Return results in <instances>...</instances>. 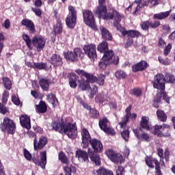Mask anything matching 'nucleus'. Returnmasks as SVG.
<instances>
[{
	"label": "nucleus",
	"instance_id": "1",
	"mask_svg": "<svg viewBox=\"0 0 175 175\" xmlns=\"http://www.w3.org/2000/svg\"><path fill=\"white\" fill-rule=\"evenodd\" d=\"M50 131H55L59 133H65L70 139L77 137V127L76 124L70 122H52L50 125Z\"/></svg>",
	"mask_w": 175,
	"mask_h": 175
},
{
	"label": "nucleus",
	"instance_id": "2",
	"mask_svg": "<svg viewBox=\"0 0 175 175\" xmlns=\"http://www.w3.org/2000/svg\"><path fill=\"white\" fill-rule=\"evenodd\" d=\"M111 10V12H107V5H98L96 8L94 13L96 14V16L98 17V18H103V20H113V26L116 27L118 24H120V23H121L122 16H121L120 12L116 10V9L112 8Z\"/></svg>",
	"mask_w": 175,
	"mask_h": 175
},
{
	"label": "nucleus",
	"instance_id": "3",
	"mask_svg": "<svg viewBox=\"0 0 175 175\" xmlns=\"http://www.w3.org/2000/svg\"><path fill=\"white\" fill-rule=\"evenodd\" d=\"M91 148H88V152L89 157L96 166H100V157H99V152H103V144L102 142L96 138H92L90 143Z\"/></svg>",
	"mask_w": 175,
	"mask_h": 175
},
{
	"label": "nucleus",
	"instance_id": "4",
	"mask_svg": "<svg viewBox=\"0 0 175 175\" xmlns=\"http://www.w3.org/2000/svg\"><path fill=\"white\" fill-rule=\"evenodd\" d=\"M117 31L120 32L121 36L122 38H128L124 47L128 49L131 47L133 44V38H139L140 36V32L137 30H126V29L121 24L118 23L116 26H115Z\"/></svg>",
	"mask_w": 175,
	"mask_h": 175
},
{
	"label": "nucleus",
	"instance_id": "5",
	"mask_svg": "<svg viewBox=\"0 0 175 175\" xmlns=\"http://www.w3.org/2000/svg\"><path fill=\"white\" fill-rule=\"evenodd\" d=\"M16 128V122L8 117H5L0 124L1 131L8 135H14Z\"/></svg>",
	"mask_w": 175,
	"mask_h": 175
},
{
	"label": "nucleus",
	"instance_id": "6",
	"mask_svg": "<svg viewBox=\"0 0 175 175\" xmlns=\"http://www.w3.org/2000/svg\"><path fill=\"white\" fill-rule=\"evenodd\" d=\"M83 22L86 25L90 27L93 31H98V27L95 24V16L92 11L90 10H83L82 11Z\"/></svg>",
	"mask_w": 175,
	"mask_h": 175
},
{
	"label": "nucleus",
	"instance_id": "7",
	"mask_svg": "<svg viewBox=\"0 0 175 175\" xmlns=\"http://www.w3.org/2000/svg\"><path fill=\"white\" fill-rule=\"evenodd\" d=\"M27 135L29 136V137H34L33 139V148L34 151H39V150H43L49 141L47 140V138L44 136H41L38 141V138L36 137V134L32 131H28Z\"/></svg>",
	"mask_w": 175,
	"mask_h": 175
},
{
	"label": "nucleus",
	"instance_id": "8",
	"mask_svg": "<svg viewBox=\"0 0 175 175\" xmlns=\"http://www.w3.org/2000/svg\"><path fill=\"white\" fill-rule=\"evenodd\" d=\"M166 83V78L163 74H157L153 80L152 81V84L153 88L155 90H159L160 91H165V84Z\"/></svg>",
	"mask_w": 175,
	"mask_h": 175
},
{
	"label": "nucleus",
	"instance_id": "9",
	"mask_svg": "<svg viewBox=\"0 0 175 175\" xmlns=\"http://www.w3.org/2000/svg\"><path fill=\"white\" fill-rule=\"evenodd\" d=\"M84 53L80 48H75L73 51H68L64 53V57L67 61L70 62H76L78 57H81Z\"/></svg>",
	"mask_w": 175,
	"mask_h": 175
},
{
	"label": "nucleus",
	"instance_id": "10",
	"mask_svg": "<svg viewBox=\"0 0 175 175\" xmlns=\"http://www.w3.org/2000/svg\"><path fill=\"white\" fill-rule=\"evenodd\" d=\"M146 164L150 167V169H154L155 167V175H163L162 171L161 170V163L158 161V159L153 158L152 157L146 156L145 157ZM154 163L155 165H154Z\"/></svg>",
	"mask_w": 175,
	"mask_h": 175
},
{
	"label": "nucleus",
	"instance_id": "11",
	"mask_svg": "<svg viewBox=\"0 0 175 175\" xmlns=\"http://www.w3.org/2000/svg\"><path fill=\"white\" fill-rule=\"evenodd\" d=\"M166 128L167 129H170V125L167 124H155L153 126V131H152V133L155 136H157V137H169L168 132L165 134H163V133L162 132V131H165Z\"/></svg>",
	"mask_w": 175,
	"mask_h": 175
},
{
	"label": "nucleus",
	"instance_id": "12",
	"mask_svg": "<svg viewBox=\"0 0 175 175\" xmlns=\"http://www.w3.org/2000/svg\"><path fill=\"white\" fill-rule=\"evenodd\" d=\"M105 155L116 165L122 163L124 162V157L120 153H116L111 149H108L105 151Z\"/></svg>",
	"mask_w": 175,
	"mask_h": 175
},
{
	"label": "nucleus",
	"instance_id": "13",
	"mask_svg": "<svg viewBox=\"0 0 175 175\" xmlns=\"http://www.w3.org/2000/svg\"><path fill=\"white\" fill-rule=\"evenodd\" d=\"M102 59L116 66L120 63V57L118 55H114V51L113 50L108 49V51L104 52Z\"/></svg>",
	"mask_w": 175,
	"mask_h": 175
},
{
	"label": "nucleus",
	"instance_id": "14",
	"mask_svg": "<svg viewBox=\"0 0 175 175\" xmlns=\"http://www.w3.org/2000/svg\"><path fill=\"white\" fill-rule=\"evenodd\" d=\"M83 51L88 58L91 61H95L98 58V55L96 54V45L94 44H90L83 46Z\"/></svg>",
	"mask_w": 175,
	"mask_h": 175
},
{
	"label": "nucleus",
	"instance_id": "15",
	"mask_svg": "<svg viewBox=\"0 0 175 175\" xmlns=\"http://www.w3.org/2000/svg\"><path fill=\"white\" fill-rule=\"evenodd\" d=\"M132 110V105H129V107H126L125 109L126 116H124V119L119 122V125L120 128H124L126 124H128L129 121V118L133 120V121H135L136 118H137V114L133 113H131V111Z\"/></svg>",
	"mask_w": 175,
	"mask_h": 175
},
{
	"label": "nucleus",
	"instance_id": "16",
	"mask_svg": "<svg viewBox=\"0 0 175 175\" xmlns=\"http://www.w3.org/2000/svg\"><path fill=\"white\" fill-rule=\"evenodd\" d=\"M31 44L35 47L37 51L39 53L42 51L46 46V40L42 36H35L31 39Z\"/></svg>",
	"mask_w": 175,
	"mask_h": 175
},
{
	"label": "nucleus",
	"instance_id": "17",
	"mask_svg": "<svg viewBox=\"0 0 175 175\" xmlns=\"http://www.w3.org/2000/svg\"><path fill=\"white\" fill-rule=\"evenodd\" d=\"M40 155V160L38 159L36 157H33L31 161L35 165H37V166H40L42 169H46V165H47V154L46 150L41 152Z\"/></svg>",
	"mask_w": 175,
	"mask_h": 175
},
{
	"label": "nucleus",
	"instance_id": "18",
	"mask_svg": "<svg viewBox=\"0 0 175 175\" xmlns=\"http://www.w3.org/2000/svg\"><path fill=\"white\" fill-rule=\"evenodd\" d=\"M150 67V64L146 60H141L140 62L135 63L132 66V71L133 73H137V72H144L147 70V68Z\"/></svg>",
	"mask_w": 175,
	"mask_h": 175
},
{
	"label": "nucleus",
	"instance_id": "19",
	"mask_svg": "<svg viewBox=\"0 0 175 175\" xmlns=\"http://www.w3.org/2000/svg\"><path fill=\"white\" fill-rule=\"evenodd\" d=\"M159 25H161V22L159 21H154V23L150 21H145L140 23L141 29L143 31H147L148 32L150 28L155 29L158 28Z\"/></svg>",
	"mask_w": 175,
	"mask_h": 175
},
{
	"label": "nucleus",
	"instance_id": "20",
	"mask_svg": "<svg viewBox=\"0 0 175 175\" xmlns=\"http://www.w3.org/2000/svg\"><path fill=\"white\" fill-rule=\"evenodd\" d=\"M48 61L54 68H58V66H62L64 65L62 57L57 53L52 54Z\"/></svg>",
	"mask_w": 175,
	"mask_h": 175
},
{
	"label": "nucleus",
	"instance_id": "21",
	"mask_svg": "<svg viewBox=\"0 0 175 175\" xmlns=\"http://www.w3.org/2000/svg\"><path fill=\"white\" fill-rule=\"evenodd\" d=\"M21 25L23 27H26L27 31L31 33V35H33L36 33V29L35 28V23L28 18H24L21 22Z\"/></svg>",
	"mask_w": 175,
	"mask_h": 175
},
{
	"label": "nucleus",
	"instance_id": "22",
	"mask_svg": "<svg viewBox=\"0 0 175 175\" xmlns=\"http://www.w3.org/2000/svg\"><path fill=\"white\" fill-rule=\"evenodd\" d=\"M81 136H82V147L83 148H87L91 143V135H90V132H88V130L87 129H82V133H81Z\"/></svg>",
	"mask_w": 175,
	"mask_h": 175
},
{
	"label": "nucleus",
	"instance_id": "23",
	"mask_svg": "<svg viewBox=\"0 0 175 175\" xmlns=\"http://www.w3.org/2000/svg\"><path fill=\"white\" fill-rule=\"evenodd\" d=\"M76 73L79 75V76H83L87 79L86 81L89 83H96V77L94 76V75L88 73L83 70H76Z\"/></svg>",
	"mask_w": 175,
	"mask_h": 175
},
{
	"label": "nucleus",
	"instance_id": "24",
	"mask_svg": "<svg viewBox=\"0 0 175 175\" xmlns=\"http://www.w3.org/2000/svg\"><path fill=\"white\" fill-rule=\"evenodd\" d=\"M99 30L101 34V38L104 40H108L109 42H113V35L110 33V31L104 26H100Z\"/></svg>",
	"mask_w": 175,
	"mask_h": 175
},
{
	"label": "nucleus",
	"instance_id": "25",
	"mask_svg": "<svg viewBox=\"0 0 175 175\" xmlns=\"http://www.w3.org/2000/svg\"><path fill=\"white\" fill-rule=\"evenodd\" d=\"M133 132L137 137L138 140H140L141 142H146V143H149L150 142V135L147 134L146 133H142L140 134V130L137 129H133Z\"/></svg>",
	"mask_w": 175,
	"mask_h": 175
},
{
	"label": "nucleus",
	"instance_id": "26",
	"mask_svg": "<svg viewBox=\"0 0 175 175\" xmlns=\"http://www.w3.org/2000/svg\"><path fill=\"white\" fill-rule=\"evenodd\" d=\"M76 157L78 158L79 161H81V162H90V159H88V157H90V154H88V152H85L84 150L78 149L76 151Z\"/></svg>",
	"mask_w": 175,
	"mask_h": 175
},
{
	"label": "nucleus",
	"instance_id": "27",
	"mask_svg": "<svg viewBox=\"0 0 175 175\" xmlns=\"http://www.w3.org/2000/svg\"><path fill=\"white\" fill-rule=\"evenodd\" d=\"M20 123L23 128L31 129V118L27 115H21L19 118Z\"/></svg>",
	"mask_w": 175,
	"mask_h": 175
},
{
	"label": "nucleus",
	"instance_id": "28",
	"mask_svg": "<svg viewBox=\"0 0 175 175\" xmlns=\"http://www.w3.org/2000/svg\"><path fill=\"white\" fill-rule=\"evenodd\" d=\"M150 118L147 116H142L139 122L140 127L138 131H143V129L146 131H150Z\"/></svg>",
	"mask_w": 175,
	"mask_h": 175
},
{
	"label": "nucleus",
	"instance_id": "29",
	"mask_svg": "<svg viewBox=\"0 0 175 175\" xmlns=\"http://www.w3.org/2000/svg\"><path fill=\"white\" fill-rule=\"evenodd\" d=\"M65 21L68 28H70V29H73V28L76 27V24H77V17L67 15Z\"/></svg>",
	"mask_w": 175,
	"mask_h": 175
},
{
	"label": "nucleus",
	"instance_id": "30",
	"mask_svg": "<svg viewBox=\"0 0 175 175\" xmlns=\"http://www.w3.org/2000/svg\"><path fill=\"white\" fill-rule=\"evenodd\" d=\"M68 77L70 87L71 88H76L79 77L75 73L71 72L68 75Z\"/></svg>",
	"mask_w": 175,
	"mask_h": 175
},
{
	"label": "nucleus",
	"instance_id": "31",
	"mask_svg": "<svg viewBox=\"0 0 175 175\" xmlns=\"http://www.w3.org/2000/svg\"><path fill=\"white\" fill-rule=\"evenodd\" d=\"M36 110L38 114H44L47 111L46 102L40 100L39 104L36 105Z\"/></svg>",
	"mask_w": 175,
	"mask_h": 175
},
{
	"label": "nucleus",
	"instance_id": "32",
	"mask_svg": "<svg viewBox=\"0 0 175 175\" xmlns=\"http://www.w3.org/2000/svg\"><path fill=\"white\" fill-rule=\"evenodd\" d=\"M46 100L49 103H51L53 107H57L59 105L58 98L53 93H49L46 95Z\"/></svg>",
	"mask_w": 175,
	"mask_h": 175
},
{
	"label": "nucleus",
	"instance_id": "33",
	"mask_svg": "<svg viewBox=\"0 0 175 175\" xmlns=\"http://www.w3.org/2000/svg\"><path fill=\"white\" fill-rule=\"evenodd\" d=\"M39 85L42 91L48 92L50 90V81L47 79L42 78L39 80Z\"/></svg>",
	"mask_w": 175,
	"mask_h": 175
},
{
	"label": "nucleus",
	"instance_id": "34",
	"mask_svg": "<svg viewBox=\"0 0 175 175\" xmlns=\"http://www.w3.org/2000/svg\"><path fill=\"white\" fill-rule=\"evenodd\" d=\"M162 103V94H157L154 97L152 105V107L155 109H159V105Z\"/></svg>",
	"mask_w": 175,
	"mask_h": 175
},
{
	"label": "nucleus",
	"instance_id": "35",
	"mask_svg": "<svg viewBox=\"0 0 175 175\" xmlns=\"http://www.w3.org/2000/svg\"><path fill=\"white\" fill-rule=\"evenodd\" d=\"M97 50L99 53H105L109 51V43L107 41H103L97 46Z\"/></svg>",
	"mask_w": 175,
	"mask_h": 175
},
{
	"label": "nucleus",
	"instance_id": "36",
	"mask_svg": "<svg viewBox=\"0 0 175 175\" xmlns=\"http://www.w3.org/2000/svg\"><path fill=\"white\" fill-rule=\"evenodd\" d=\"M157 116L159 121L161 122H166L167 121V115L162 109H157Z\"/></svg>",
	"mask_w": 175,
	"mask_h": 175
},
{
	"label": "nucleus",
	"instance_id": "37",
	"mask_svg": "<svg viewBox=\"0 0 175 175\" xmlns=\"http://www.w3.org/2000/svg\"><path fill=\"white\" fill-rule=\"evenodd\" d=\"M1 80L3 81L4 88L7 90V91H10L12 87V81L10 79H9L8 77H3Z\"/></svg>",
	"mask_w": 175,
	"mask_h": 175
},
{
	"label": "nucleus",
	"instance_id": "38",
	"mask_svg": "<svg viewBox=\"0 0 175 175\" xmlns=\"http://www.w3.org/2000/svg\"><path fill=\"white\" fill-rule=\"evenodd\" d=\"M89 117L93 120H99L100 118V113L96 108H92L89 111Z\"/></svg>",
	"mask_w": 175,
	"mask_h": 175
},
{
	"label": "nucleus",
	"instance_id": "39",
	"mask_svg": "<svg viewBox=\"0 0 175 175\" xmlns=\"http://www.w3.org/2000/svg\"><path fill=\"white\" fill-rule=\"evenodd\" d=\"M107 124H109V120H107V118L106 117H103L98 121V126L101 129V131H104L105 129H106V128L109 127V126H107Z\"/></svg>",
	"mask_w": 175,
	"mask_h": 175
},
{
	"label": "nucleus",
	"instance_id": "40",
	"mask_svg": "<svg viewBox=\"0 0 175 175\" xmlns=\"http://www.w3.org/2000/svg\"><path fill=\"white\" fill-rule=\"evenodd\" d=\"M169 16H170V11H167L154 14L153 18H156L157 20H163V18H166L169 17Z\"/></svg>",
	"mask_w": 175,
	"mask_h": 175
},
{
	"label": "nucleus",
	"instance_id": "41",
	"mask_svg": "<svg viewBox=\"0 0 175 175\" xmlns=\"http://www.w3.org/2000/svg\"><path fill=\"white\" fill-rule=\"evenodd\" d=\"M128 75L126 72L122 70H118L115 72V77L118 79V80H124V79H126Z\"/></svg>",
	"mask_w": 175,
	"mask_h": 175
},
{
	"label": "nucleus",
	"instance_id": "42",
	"mask_svg": "<svg viewBox=\"0 0 175 175\" xmlns=\"http://www.w3.org/2000/svg\"><path fill=\"white\" fill-rule=\"evenodd\" d=\"M109 65L113 64L105 59H101L98 63V66L101 70H105V69L107 68V66H109Z\"/></svg>",
	"mask_w": 175,
	"mask_h": 175
},
{
	"label": "nucleus",
	"instance_id": "43",
	"mask_svg": "<svg viewBox=\"0 0 175 175\" xmlns=\"http://www.w3.org/2000/svg\"><path fill=\"white\" fill-rule=\"evenodd\" d=\"M59 161L62 162V163H65L68 165L69 163V159L66 157V154L64 152H59L58 154Z\"/></svg>",
	"mask_w": 175,
	"mask_h": 175
},
{
	"label": "nucleus",
	"instance_id": "44",
	"mask_svg": "<svg viewBox=\"0 0 175 175\" xmlns=\"http://www.w3.org/2000/svg\"><path fill=\"white\" fill-rule=\"evenodd\" d=\"M23 39L25 42L27 47L29 50H32V40H31L29 36L27 34H23Z\"/></svg>",
	"mask_w": 175,
	"mask_h": 175
},
{
	"label": "nucleus",
	"instance_id": "45",
	"mask_svg": "<svg viewBox=\"0 0 175 175\" xmlns=\"http://www.w3.org/2000/svg\"><path fill=\"white\" fill-rule=\"evenodd\" d=\"M105 79H106V75L103 74H100L96 77V83H97L98 85H105Z\"/></svg>",
	"mask_w": 175,
	"mask_h": 175
},
{
	"label": "nucleus",
	"instance_id": "46",
	"mask_svg": "<svg viewBox=\"0 0 175 175\" xmlns=\"http://www.w3.org/2000/svg\"><path fill=\"white\" fill-rule=\"evenodd\" d=\"M107 173V170L106 168L100 167L99 169L92 172V175H106Z\"/></svg>",
	"mask_w": 175,
	"mask_h": 175
},
{
	"label": "nucleus",
	"instance_id": "47",
	"mask_svg": "<svg viewBox=\"0 0 175 175\" xmlns=\"http://www.w3.org/2000/svg\"><path fill=\"white\" fill-rule=\"evenodd\" d=\"M124 131L121 133V137L125 142L129 140V127H124Z\"/></svg>",
	"mask_w": 175,
	"mask_h": 175
},
{
	"label": "nucleus",
	"instance_id": "48",
	"mask_svg": "<svg viewBox=\"0 0 175 175\" xmlns=\"http://www.w3.org/2000/svg\"><path fill=\"white\" fill-rule=\"evenodd\" d=\"M47 68V63L43 62H35L34 69H38L39 70H44Z\"/></svg>",
	"mask_w": 175,
	"mask_h": 175
},
{
	"label": "nucleus",
	"instance_id": "49",
	"mask_svg": "<svg viewBox=\"0 0 175 175\" xmlns=\"http://www.w3.org/2000/svg\"><path fill=\"white\" fill-rule=\"evenodd\" d=\"M64 172L66 175H72V172L75 173L76 172V167L75 166L71 165L70 167H64Z\"/></svg>",
	"mask_w": 175,
	"mask_h": 175
},
{
	"label": "nucleus",
	"instance_id": "50",
	"mask_svg": "<svg viewBox=\"0 0 175 175\" xmlns=\"http://www.w3.org/2000/svg\"><path fill=\"white\" fill-rule=\"evenodd\" d=\"M68 9L69 12L68 16L77 17V10H76L75 7H73V5H68Z\"/></svg>",
	"mask_w": 175,
	"mask_h": 175
},
{
	"label": "nucleus",
	"instance_id": "51",
	"mask_svg": "<svg viewBox=\"0 0 175 175\" xmlns=\"http://www.w3.org/2000/svg\"><path fill=\"white\" fill-rule=\"evenodd\" d=\"M142 89L139 88H134L131 92V95H133L134 96H137V98H139V96H142Z\"/></svg>",
	"mask_w": 175,
	"mask_h": 175
},
{
	"label": "nucleus",
	"instance_id": "52",
	"mask_svg": "<svg viewBox=\"0 0 175 175\" xmlns=\"http://www.w3.org/2000/svg\"><path fill=\"white\" fill-rule=\"evenodd\" d=\"M103 131L105 132V133L109 136H116V131L114 129H113V127L108 126L106 129H104Z\"/></svg>",
	"mask_w": 175,
	"mask_h": 175
},
{
	"label": "nucleus",
	"instance_id": "53",
	"mask_svg": "<svg viewBox=\"0 0 175 175\" xmlns=\"http://www.w3.org/2000/svg\"><path fill=\"white\" fill-rule=\"evenodd\" d=\"M90 88V83L87 81H81L79 83V88L83 91H85V90H88Z\"/></svg>",
	"mask_w": 175,
	"mask_h": 175
},
{
	"label": "nucleus",
	"instance_id": "54",
	"mask_svg": "<svg viewBox=\"0 0 175 175\" xmlns=\"http://www.w3.org/2000/svg\"><path fill=\"white\" fill-rule=\"evenodd\" d=\"M77 99L79 100L81 105H82L84 109H86V110H89V111H91V110H92V108L88 104H87V103L83 101V98H81L80 96H77Z\"/></svg>",
	"mask_w": 175,
	"mask_h": 175
},
{
	"label": "nucleus",
	"instance_id": "55",
	"mask_svg": "<svg viewBox=\"0 0 175 175\" xmlns=\"http://www.w3.org/2000/svg\"><path fill=\"white\" fill-rule=\"evenodd\" d=\"M95 100L97 103H103V102H106L105 94H98L95 98Z\"/></svg>",
	"mask_w": 175,
	"mask_h": 175
},
{
	"label": "nucleus",
	"instance_id": "56",
	"mask_svg": "<svg viewBox=\"0 0 175 175\" xmlns=\"http://www.w3.org/2000/svg\"><path fill=\"white\" fill-rule=\"evenodd\" d=\"M165 79V81H167L168 83H171V84H174L175 83V77L174 75L166 74Z\"/></svg>",
	"mask_w": 175,
	"mask_h": 175
},
{
	"label": "nucleus",
	"instance_id": "57",
	"mask_svg": "<svg viewBox=\"0 0 175 175\" xmlns=\"http://www.w3.org/2000/svg\"><path fill=\"white\" fill-rule=\"evenodd\" d=\"M8 98H9V92L4 90L2 94V103L6 105L8 103Z\"/></svg>",
	"mask_w": 175,
	"mask_h": 175
},
{
	"label": "nucleus",
	"instance_id": "58",
	"mask_svg": "<svg viewBox=\"0 0 175 175\" xmlns=\"http://www.w3.org/2000/svg\"><path fill=\"white\" fill-rule=\"evenodd\" d=\"M23 155L27 161H32V154H30L29 151L27 149L23 150Z\"/></svg>",
	"mask_w": 175,
	"mask_h": 175
},
{
	"label": "nucleus",
	"instance_id": "59",
	"mask_svg": "<svg viewBox=\"0 0 175 175\" xmlns=\"http://www.w3.org/2000/svg\"><path fill=\"white\" fill-rule=\"evenodd\" d=\"M161 96H163V100H165V102H166V103H170V97H169V96L167 95V93H166V92L165 91H162L161 90Z\"/></svg>",
	"mask_w": 175,
	"mask_h": 175
},
{
	"label": "nucleus",
	"instance_id": "60",
	"mask_svg": "<svg viewBox=\"0 0 175 175\" xmlns=\"http://www.w3.org/2000/svg\"><path fill=\"white\" fill-rule=\"evenodd\" d=\"M171 50H172V44L170 43L164 49L163 55H165V57H167V55H169V54L170 53Z\"/></svg>",
	"mask_w": 175,
	"mask_h": 175
},
{
	"label": "nucleus",
	"instance_id": "61",
	"mask_svg": "<svg viewBox=\"0 0 175 175\" xmlns=\"http://www.w3.org/2000/svg\"><path fill=\"white\" fill-rule=\"evenodd\" d=\"M12 102L14 103V105H16V106H20L21 104L20 98H18V97L16 96L14 94L12 96Z\"/></svg>",
	"mask_w": 175,
	"mask_h": 175
},
{
	"label": "nucleus",
	"instance_id": "62",
	"mask_svg": "<svg viewBox=\"0 0 175 175\" xmlns=\"http://www.w3.org/2000/svg\"><path fill=\"white\" fill-rule=\"evenodd\" d=\"M62 23H57L56 27L55 28V33L59 34L62 33Z\"/></svg>",
	"mask_w": 175,
	"mask_h": 175
},
{
	"label": "nucleus",
	"instance_id": "63",
	"mask_svg": "<svg viewBox=\"0 0 175 175\" xmlns=\"http://www.w3.org/2000/svg\"><path fill=\"white\" fill-rule=\"evenodd\" d=\"M31 12L35 13L37 17H42V10L40 8H31Z\"/></svg>",
	"mask_w": 175,
	"mask_h": 175
},
{
	"label": "nucleus",
	"instance_id": "64",
	"mask_svg": "<svg viewBox=\"0 0 175 175\" xmlns=\"http://www.w3.org/2000/svg\"><path fill=\"white\" fill-rule=\"evenodd\" d=\"M124 172H125V168L122 165H118L116 170V175H125L124 174Z\"/></svg>",
	"mask_w": 175,
	"mask_h": 175
}]
</instances>
